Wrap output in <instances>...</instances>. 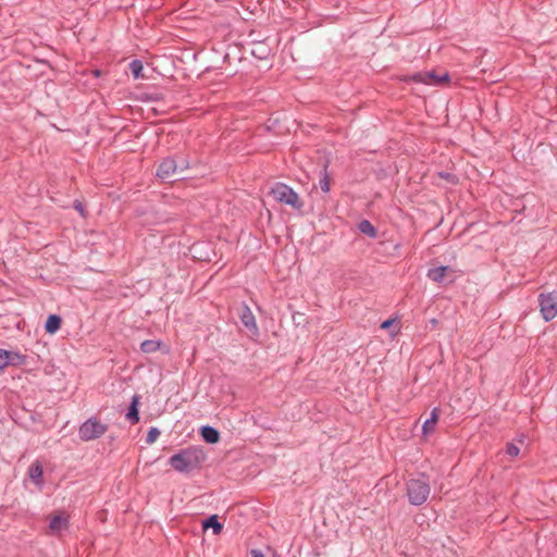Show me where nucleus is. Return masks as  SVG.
<instances>
[{
    "label": "nucleus",
    "instance_id": "dca6fc26",
    "mask_svg": "<svg viewBox=\"0 0 557 557\" xmlns=\"http://www.w3.org/2000/svg\"><path fill=\"white\" fill-rule=\"evenodd\" d=\"M358 230L369 236L370 238H375L377 236V231L376 228L374 227V225L368 221V220H362L359 224H358Z\"/></svg>",
    "mask_w": 557,
    "mask_h": 557
},
{
    "label": "nucleus",
    "instance_id": "7c9ffc66",
    "mask_svg": "<svg viewBox=\"0 0 557 557\" xmlns=\"http://www.w3.org/2000/svg\"><path fill=\"white\" fill-rule=\"evenodd\" d=\"M178 165H180L178 170H181V171H184V170L188 169V166H189L187 160H181L178 162Z\"/></svg>",
    "mask_w": 557,
    "mask_h": 557
},
{
    "label": "nucleus",
    "instance_id": "2f4dec72",
    "mask_svg": "<svg viewBox=\"0 0 557 557\" xmlns=\"http://www.w3.org/2000/svg\"><path fill=\"white\" fill-rule=\"evenodd\" d=\"M440 77V75H437L434 71H433V76L430 77V84L429 85H434L435 86V81H437Z\"/></svg>",
    "mask_w": 557,
    "mask_h": 557
},
{
    "label": "nucleus",
    "instance_id": "9d476101",
    "mask_svg": "<svg viewBox=\"0 0 557 557\" xmlns=\"http://www.w3.org/2000/svg\"><path fill=\"white\" fill-rule=\"evenodd\" d=\"M200 435L208 444H215L220 440V432L211 425H203L200 428Z\"/></svg>",
    "mask_w": 557,
    "mask_h": 557
},
{
    "label": "nucleus",
    "instance_id": "2eb2a0df",
    "mask_svg": "<svg viewBox=\"0 0 557 557\" xmlns=\"http://www.w3.org/2000/svg\"><path fill=\"white\" fill-rule=\"evenodd\" d=\"M438 412H440V409L437 407L432 409V411L430 413V418L426 419L422 425L423 434L426 435V434H430L431 432H433L436 421L438 419Z\"/></svg>",
    "mask_w": 557,
    "mask_h": 557
},
{
    "label": "nucleus",
    "instance_id": "9b49d317",
    "mask_svg": "<svg viewBox=\"0 0 557 557\" xmlns=\"http://www.w3.org/2000/svg\"><path fill=\"white\" fill-rule=\"evenodd\" d=\"M433 76V71L417 72L411 75H407L403 78L405 83H418V84H430V77Z\"/></svg>",
    "mask_w": 557,
    "mask_h": 557
},
{
    "label": "nucleus",
    "instance_id": "b1692460",
    "mask_svg": "<svg viewBox=\"0 0 557 557\" xmlns=\"http://www.w3.org/2000/svg\"><path fill=\"white\" fill-rule=\"evenodd\" d=\"M506 453L510 457H517L520 454V448L515 443H507Z\"/></svg>",
    "mask_w": 557,
    "mask_h": 557
},
{
    "label": "nucleus",
    "instance_id": "39448f33",
    "mask_svg": "<svg viewBox=\"0 0 557 557\" xmlns=\"http://www.w3.org/2000/svg\"><path fill=\"white\" fill-rule=\"evenodd\" d=\"M539 307L544 321L549 322L557 315V290L539 295Z\"/></svg>",
    "mask_w": 557,
    "mask_h": 557
},
{
    "label": "nucleus",
    "instance_id": "a211bd4d",
    "mask_svg": "<svg viewBox=\"0 0 557 557\" xmlns=\"http://www.w3.org/2000/svg\"><path fill=\"white\" fill-rule=\"evenodd\" d=\"M327 166L329 164L325 163L319 178V186L324 194L330 191V175L327 173Z\"/></svg>",
    "mask_w": 557,
    "mask_h": 557
},
{
    "label": "nucleus",
    "instance_id": "412c9836",
    "mask_svg": "<svg viewBox=\"0 0 557 557\" xmlns=\"http://www.w3.org/2000/svg\"><path fill=\"white\" fill-rule=\"evenodd\" d=\"M129 69H131V72L134 76V78H140L143 76V70H144V65L141 63L140 60H133L131 63H129Z\"/></svg>",
    "mask_w": 557,
    "mask_h": 557
},
{
    "label": "nucleus",
    "instance_id": "4468645a",
    "mask_svg": "<svg viewBox=\"0 0 557 557\" xmlns=\"http://www.w3.org/2000/svg\"><path fill=\"white\" fill-rule=\"evenodd\" d=\"M62 319L58 314H50L45 323V330L48 334H54L61 327Z\"/></svg>",
    "mask_w": 557,
    "mask_h": 557
},
{
    "label": "nucleus",
    "instance_id": "6e6552de",
    "mask_svg": "<svg viewBox=\"0 0 557 557\" xmlns=\"http://www.w3.org/2000/svg\"><path fill=\"white\" fill-rule=\"evenodd\" d=\"M69 527V519L60 515L53 516L49 522V529L53 534H60L63 531H67Z\"/></svg>",
    "mask_w": 557,
    "mask_h": 557
},
{
    "label": "nucleus",
    "instance_id": "c85d7f7f",
    "mask_svg": "<svg viewBox=\"0 0 557 557\" xmlns=\"http://www.w3.org/2000/svg\"><path fill=\"white\" fill-rule=\"evenodd\" d=\"M393 323H394V320H393V319H387V320H385V321H383V322L381 323V326H380V327H381L382 330H387V329H389V327L392 326V324H393Z\"/></svg>",
    "mask_w": 557,
    "mask_h": 557
},
{
    "label": "nucleus",
    "instance_id": "0eeeda50",
    "mask_svg": "<svg viewBox=\"0 0 557 557\" xmlns=\"http://www.w3.org/2000/svg\"><path fill=\"white\" fill-rule=\"evenodd\" d=\"M239 319L242 324L251 331L253 334H258V326L256 323V318L247 305H243L239 313Z\"/></svg>",
    "mask_w": 557,
    "mask_h": 557
},
{
    "label": "nucleus",
    "instance_id": "20e7f679",
    "mask_svg": "<svg viewBox=\"0 0 557 557\" xmlns=\"http://www.w3.org/2000/svg\"><path fill=\"white\" fill-rule=\"evenodd\" d=\"M271 195L276 201L288 205L293 208L300 209L302 207V202L299 200L298 194L284 183L274 184L271 188Z\"/></svg>",
    "mask_w": 557,
    "mask_h": 557
},
{
    "label": "nucleus",
    "instance_id": "393cba45",
    "mask_svg": "<svg viewBox=\"0 0 557 557\" xmlns=\"http://www.w3.org/2000/svg\"><path fill=\"white\" fill-rule=\"evenodd\" d=\"M9 350L0 348V370L9 366L8 361Z\"/></svg>",
    "mask_w": 557,
    "mask_h": 557
},
{
    "label": "nucleus",
    "instance_id": "f3484780",
    "mask_svg": "<svg viewBox=\"0 0 557 557\" xmlns=\"http://www.w3.org/2000/svg\"><path fill=\"white\" fill-rule=\"evenodd\" d=\"M27 357L18 351L9 350V366H23L26 363Z\"/></svg>",
    "mask_w": 557,
    "mask_h": 557
},
{
    "label": "nucleus",
    "instance_id": "423d86ee",
    "mask_svg": "<svg viewBox=\"0 0 557 557\" xmlns=\"http://www.w3.org/2000/svg\"><path fill=\"white\" fill-rule=\"evenodd\" d=\"M178 162L173 157H166L158 165L156 176L161 181H168L178 171Z\"/></svg>",
    "mask_w": 557,
    "mask_h": 557
},
{
    "label": "nucleus",
    "instance_id": "ddd939ff",
    "mask_svg": "<svg viewBox=\"0 0 557 557\" xmlns=\"http://www.w3.org/2000/svg\"><path fill=\"white\" fill-rule=\"evenodd\" d=\"M202 528L205 530L212 529L213 534L218 535L223 530V524L219 521L216 515H211L202 521Z\"/></svg>",
    "mask_w": 557,
    "mask_h": 557
},
{
    "label": "nucleus",
    "instance_id": "7ed1b4c3",
    "mask_svg": "<svg viewBox=\"0 0 557 557\" xmlns=\"http://www.w3.org/2000/svg\"><path fill=\"white\" fill-rule=\"evenodd\" d=\"M108 431V425L91 417L84 421L78 429V436L84 442L101 437Z\"/></svg>",
    "mask_w": 557,
    "mask_h": 557
},
{
    "label": "nucleus",
    "instance_id": "4be33fe9",
    "mask_svg": "<svg viewBox=\"0 0 557 557\" xmlns=\"http://www.w3.org/2000/svg\"><path fill=\"white\" fill-rule=\"evenodd\" d=\"M160 435V430L156 426H152L148 430V433L146 435V443L147 444H152L157 441V438L159 437Z\"/></svg>",
    "mask_w": 557,
    "mask_h": 557
},
{
    "label": "nucleus",
    "instance_id": "f257e3e1",
    "mask_svg": "<svg viewBox=\"0 0 557 557\" xmlns=\"http://www.w3.org/2000/svg\"><path fill=\"white\" fill-rule=\"evenodd\" d=\"M207 460L205 449L199 445L188 446L172 455L168 465L182 474H189L201 468Z\"/></svg>",
    "mask_w": 557,
    "mask_h": 557
},
{
    "label": "nucleus",
    "instance_id": "aec40b11",
    "mask_svg": "<svg viewBox=\"0 0 557 557\" xmlns=\"http://www.w3.org/2000/svg\"><path fill=\"white\" fill-rule=\"evenodd\" d=\"M28 474L33 481L38 482L42 476L41 463L39 461L33 462L29 467Z\"/></svg>",
    "mask_w": 557,
    "mask_h": 557
},
{
    "label": "nucleus",
    "instance_id": "1a4fd4ad",
    "mask_svg": "<svg viewBox=\"0 0 557 557\" xmlns=\"http://www.w3.org/2000/svg\"><path fill=\"white\" fill-rule=\"evenodd\" d=\"M139 400H140V396L138 394H134L132 399H131V404H129V407H128V410L125 414L126 419L132 423V424H135V423H138L139 422Z\"/></svg>",
    "mask_w": 557,
    "mask_h": 557
},
{
    "label": "nucleus",
    "instance_id": "f8f14e48",
    "mask_svg": "<svg viewBox=\"0 0 557 557\" xmlns=\"http://www.w3.org/2000/svg\"><path fill=\"white\" fill-rule=\"evenodd\" d=\"M448 271H450L448 265H441L437 268L429 269L426 276L433 282L444 283L445 275Z\"/></svg>",
    "mask_w": 557,
    "mask_h": 557
},
{
    "label": "nucleus",
    "instance_id": "cd10ccee",
    "mask_svg": "<svg viewBox=\"0 0 557 557\" xmlns=\"http://www.w3.org/2000/svg\"><path fill=\"white\" fill-rule=\"evenodd\" d=\"M448 81H449V74L447 72H445L443 75H440L437 81H435V86H438L442 83L448 82Z\"/></svg>",
    "mask_w": 557,
    "mask_h": 557
},
{
    "label": "nucleus",
    "instance_id": "c756f323",
    "mask_svg": "<svg viewBox=\"0 0 557 557\" xmlns=\"http://www.w3.org/2000/svg\"><path fill=\"white\" fill-rule=\"evenodd\" d=\"M250 557H264V554L260 549H251Z\"/></svg>",
    "mask_w": 557,
    "mask_h": 557
},
{
    "label": "nucleus",
    "instance_id": "f03ea898",
    "mask_svg": "<svg viewBox=\"0 0 557 557\" xmlns=\"http://www.w3.org/2000/svg\"><path fill=\"white\" fill-rule=\"evenodd\" d=\"M430 493V481L424 473H421L416 479H409L406 483V494L409 504L412 506L423 505L428 500Z\"/></svg>",
    "mask_w": 557,
    "mask_h": 557
},
{
    "label": "nucleus",
    "instance_id": "a878e982",
    "mask_svg": "<svg viewBox=\"0 0 557 557\" xmlns=\"http://www.w3.org/2000/svg\"><path fill=\"white\" fill-rule=\"evenodd\" d=\"M73 208L81 214V216L86 218V211L84 205L79 200H74Z\"/></svg>",
    "mask_w": 557,
    "mask_h": 557
},
{
    "label": "nucleus",
    "instance_id": "6ab92c4d",
    "mask_svg": "<svg viewBox=\"0 0 557 557\" xmlns=\"http://www.w3.org/2000/svg\"><path fill=\"white\" fill-rule=\"evenodd\" d=\"M161 346L160 341L154 339H146L140 345V350L145 354H150L157 351Z\"/></svg>",
    "mask_w": 557,
    "mask_h": 557
},
{
    "label": "nucleus",
    "instance_id": "5701e85b",
    "mask_svg": "<svg viewBox=\"0 0 557 557\" xmlns=\"http://www.w3.org/2000/svg\"><path fill=\"white\" fill-rule=\"evenodd\" d=\"M163 98L161 92L153 91V92H144L141 99L148 100V101H159Z\"/></svg>",
    "mask_w": 557,
    "mask_h": 557
},
{
    "label": "nucleus",
    "instance_id": "bb28decb",
    "mask_svg": "<svg viewBox=\"0 0 557 557\" xmlns=\"http://www.w3.org/2000/svg\"><path fill=\"white\" fill-rule=\"evenodd\" d=\"M440 176L450 183H456V176L451 173H448V172H441L440 173Z\"/></svg>",
    "mask_w": 557,
    "mask_h": 557
}]
</instances>
